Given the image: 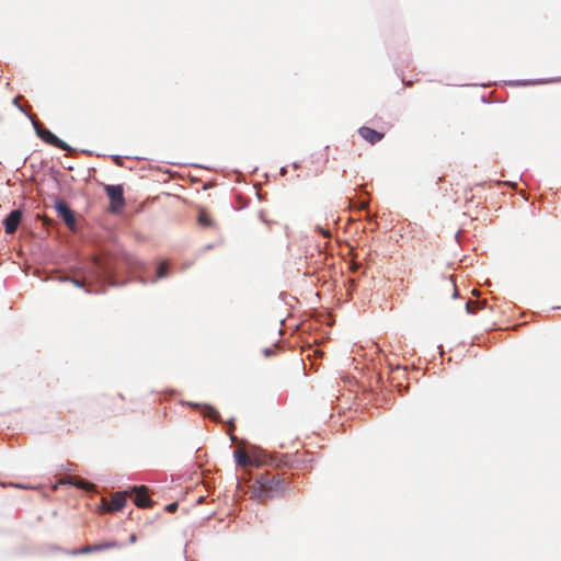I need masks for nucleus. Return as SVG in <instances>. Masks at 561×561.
Masks as SVG:
<instances>
[{
    "label": "nucleus",
    "mask_w": 561,
    "mask_h": 561,
    "mask_svg": "<svg viewBox=\"0 0 561 561\" xmlns=\"http://www.w3.org/2000/svg\"><path fill=\"white\" fill-rule=\"evenodd\" d=\"M285 489V480L278 473L265 471L255 479L250 497L260 502H266L272 494L282 492Z\"/></svg>",
    "instance_id": "1"
},
{
    "label": "nucleus",
    "mask_w": 561,
    "mask_h": 561,
    "mask_svg": "<svg viewBox=\"0 0 561 561\" xmlns=\"http://www.w3.org/2000/svg\"><path fill=\"white\" fill-rule=\"evenodd\" d=\"M34 128L36 130L37 136L45 142L61 149L69 150L70 147L64 140L59 139L56 135H54L49 129L44 127L39 122H33Z\"/></svg>",
    "instance_id": "2"
},
{
    "label": "nucleus",
    "mask_w": 561,
    "mask_h": 561,
    "mask_svg": "<svg viewBox=\"0 0 561 561\" xmlns=\"http://www.w3.org/2000/svg\"><path fill=\"white\" fill-rule=\"evenodd\" d=\"M105 192L111 199L110 210L118 213L125 205L124 190L121 185H105Z\"/></svg>",
    "instance_id": "3"
},
{
    "label": "nucleus",
    "mask_w": 561,
    "mask_h": 561,
    "mask_svg": "<svg viewBox=\"0 0 561 561\" xmlns=\"http://www.w3.org/2000/svg\"><path fill=\"white\" fill-rule=\"evenodd\" d=\"M263 465L277 467L278 462L274 457L267 455L264 450L255 447L251 448V466L260 467Z\"/></svg>",
    "instance_id": "4"
},
{
    "label": "nucleus",
    "mask_w": 561,
    "mask_h": 561,
    "mask_svg": "<svg viewBox=\"0 0 561 561\" xmlns=\"http://www.w3.org/2000/svg\"><path fill=\"white\" fill-rule=\"evenodd\" d=\"M55 208L58 213V216L62 218L68 228L75 230L76 217L73 211L67 205V203L64 201H57L55 204Z\"/></svg>",
    "instance_id": "5"
},
{
    "label": "nucleus",
    "mask_w": 561,
    "mask_h": 561,
    "mask_svg": "<svg viewBox=\"0 0 561 561\" xmlns=\"http://www.w3.org/2000/svg\"><path fill=\"white\" fill-rule=\"evenodd\" d=\"M133 491L135 492L134 503L136 506L140 508H147L152 506V501L149 496V491L147 486H135Z\"/></svg>",
    "instance_id": "6"
},
{
    "label": "nucleus",
    "mask_w": 561,
    "mask_h": 561,
    "mask_svg": "<svg viewBox=\"0 0 561 561\" xmlns=\"http://www.w3.org/2000/svg\"><path fill=\"white\" fill-rule=\"evenodd\" d=\"M22 210L21 209H14L12 210L3 220L4 230L8 234H12L16 231L21 219H22Z\"/></svg>",
    "instance_id": "7"
},
{
    "label": "nucleus",
    "mask_w": 561,
    "mask_h": 561,
    "mask_svg": "<svg viewBox=\"0 0 561 561\" xmlns=\"http://www.w3.org/2000/svg\"><path fill=\"white\" fill-rule=\"evenodd\" d=\"M127 492H116L112 495L110 503L107 504L105 512L113 513L121 511L127 501Z\"/></svg>",
    "instance_id": "8"
},
{
    "label": "nucleus",
    "mask_w": 561,
    "mask_h": 561,
    "mask_svg": "<svg viewBox=\"0 0 561 561\" xmlns=\"http://www.w3.org/2000/svg\"><path fill=\"white\" fill-rule=\"evenodd\" d=\"M358 134L363 139H365L370 145H375L379 141H381L385 137L383 133L377 131L370 127L362 126L358 129Z\"/></svg>",
    "instance_id": "9"
},
{
    "label": "nucleus",
    "mask_w": 561,
    "mask_h": 561,
    "mask_svg": "<svg viewBox=\"0 0 561 561\" xmlns=\"http://www.w3.org/2000/svg\"><path fill=\"white\" fill-rule=\"evenodd\" d=\"M236 462L241 467L251 466V449L245 451L244 449L238 448L234 451Z\"/></svg>",
    "instance_id": "10"
},
{
    "label": "nucleus",
    "mask_w": 561,
    "mask_h": 561,
    "mask_svg": "<svg viewBox=\"0 0 561 561\" xmlns=\"http://www.w3.org/2000/svg\"><path fill=\"white\" fill-rule=\"evenodd\" d=\"M60 483L73 484L85 491H90L94 488L92 483L77 477H68L67 479L60 480Z\"/></svg>",
    "instance_id": "11"
},
{
    "label": "nucleus",
    "mask_w": 561,
    "mask_h": 561,
    "mask_svg": "<svg viewBox=\"0 0 561 561\" xmlns=\"http://www.w3.org/2000/svg\"><path fill=\"white\" fill-rule=\"evenodd\" d=\"M121 547H123V545L116 540H107V541L92 545L93 552H100V551L108 550V549H117Z\"/></svg>",
    "instance_id": "12"
},
{
    "label": "nucleus",
    "mask_w": 561,
    "mask_h": 561,
    "mask_svg": "<svg viewBox=\"0 0 561 561\" xmlns=\"http://www.w3.org/2000/svg\"><path fill=\"white\" fill-rule=\"evenodd\" d=\"M485 301H473L468 300L466 304V310L468 313H476L479 309L484 308Z\"/></svg>",
    "instance_id": "13"
},
{
    "label": "nucleus",
    "mask_w": 561,
    "mask_h": 561,
    "mask_svg": "<svg viewBox=\"0 0 561 561\" xmlns=\"http://www.w3.org/2000/svg\"><path fill=\"white\" fill-rule=\"evenodd\" d=\"M198 222L203 227H213L214 226V221H213L211 217L205 210H202L199 213V215H198Z\"/></svg>",
    "instance_id": "14"
},
{
    "label": "nucleus",
    "mask_w": 561,
    "mask_h": 561,
    "mask_svg": "<svg viewBox=\"0 0 561 561\" xmlns=\"http://www.w3.org/2000/svg\"><path fill=\"white\" fill-rule=\"evenodd\" d=\"M203 413L206 417H209L216 422L220 420L219 412L213 407H209V405L205 407Z\"/></svg>",
    "instance_id": "15"
},
{
    "label": "nucleus",
    "mask_w": 561,
    "mask_h": 561,
    "mask_svg": "<svg viewBox=\"0 0 561 561\" xmlns=\"http://www.w3.org/2000/svg\"><path fill=\"white\" fill-rule=\"evenodd\" d=\"M93 552L92 545H87L79 550L73 551V554H88Z\"/></svg>",
    "instance_id": "16"
},
{
    "label": "nucleus",
    "mask_w": 561,
    "mask_h": 561,
    "mask_svg": "<svg viewBox=\"0 0 561 561\" xmlns=\"http://www.w3.org/2000/svg\"><path fill=\"white\" fill-rule=\"evenodd\" d=\"M168 273V266L165 263H162L159 265L158 267V276L159 277H164Z\"/></svg>",
    "instance_id": "17"
},
{
    "label": "nucleus",
    "mask_w": 561,
    "mask_h": 561,
    "mask_svg": "<svg viewBox=\"0 0 561 561\" xmlns=\"http://www.w3.org/2000/svg\"><path fill=\"white\" fill-rule=\"evenodd\" d=\"M179 505L176 502H173V503H170L169 505H167V511L170 512V513H174L176 512Z\"/></svg>",
    "instance_id": "18"
},
{
    "label": "nucleus",
    "mask_w": 561,
    "mask_h": 561,
    "mask_svg": "<svg viewBox=\"0 0 561 561\" xmlns=\"http://www.w3.org/2000/svg\"><path fill=\"white\" fill-rule=\"evenodd\" d=\"M66 279L72 282L77 287H83L84 286L83 282L80 280V279L68 278V277Z\"/></svg>",
    "instance_id": "19"
},
{
    "label": "nucleus",
    "mask_w": 561,
    "mask_h": 561,
    "mask_svg": "<svg viewBox=\"0 0 561 561\" xmlns=\"http://www.w3.org/2000/svg\"><path fill=\"white\" fill-rule=\"evenodd\" d=\"M136 541H137V536H136L135 534H131V535L129 536V542H130V543H135Z\"/></svg>",
    "instance_id": "20"
},
{
    "label": "nucleus",
    "mask_w": 561,
    "mask_h": 561,
    "mask_svg": "<svg viewBox=\"0 0 561 561\" xmlns=\"http://www.w3.org/2000/svg\"><path fill=\"white\" fill-rule=\"evenodd\" d=\"M234 428V424L232 422L229 423L228 433L231 435L232 430Z\"/></svg>",
    "instance_id": "21"
},
{
    "label": "nucleus",
    "mask_w": 561,
    "mask_h": 561,
    "mask_svg": "<svg viewBox=\"0 0 561 561\" xmlns=\"http://www.w3.org/2000/svg\"><path fill=\"white\" fill-rule=\"evenodd\" d=\"M368 206V202H362L359 208L365 209Z\"/></svg>",
    "instance_id": "22"
},
{
    "label": "nucleus",
    "mask_w": 561,
    "mask_h": 561,
    "mask_svg": "<svg viewBox=\"0 0 561 561\" xmlns=\"http://www.w3.org/2000/svg\"><path fill=\"white\" fill-rule=\"evenodd\" d=\"M264 354H265V356H270L272 354V350L271 348H266L264 351Z\"/></svg>",
    "instance_id": "23"
},
{
    "label": "nucleus",
    "mask_w": 561,
    "mask_h": 561,
    "mask_svg": "<svg viewBox=\"0 0 561 561\" xmlns=\"http://www.w3.org/2000/svg\"><path fill=\"white\" fill-rule=\"evenodd\" d=\"M451 285L454 287V296L456 297L458 295L457 287H456V285L454 283Z\"/></svg>",
    "instance_id": "24"
}]
</instances>
